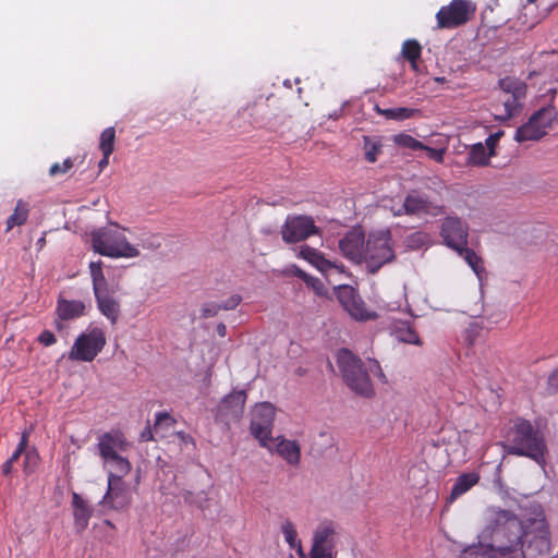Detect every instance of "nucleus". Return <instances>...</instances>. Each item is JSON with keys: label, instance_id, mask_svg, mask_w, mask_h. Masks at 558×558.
I'll return each mask as SVG.
<instances>
[{"label": "nucleus", "instance_id": "nucleus-27", "mask_svg": "<svg viewBox=\"0 0 558 558\" xmlns=\"http://www.w3.org/2000/svg\"><path fill=\"white\" fill-rule=\"evenodd\" d=\"M375 110L378 114L385 117L388 120L403 121L415 117L420 110L414 108H389L381 109L378 105L375 106Z\"/></svg>", "mask_w": 558, "mask_h": 558}, {"label": "nucleus", "instance_id": "nucleus-38", "mask_svg": "<svg viewBox=\"0 0 558 558\" xmlns=\"http://www.w3.org/2000/svg\"><path fill=\"white\" fill-rule=\"evenodd\" d=\"M396 144L399 146L410 148L413 150L421 149L424 147V144L420 142L418 140L414 138L413 136L409 134H399L395 138Z\"/></svg>", "mask_w": 558, "mask_h": 558}, {"label": "nucleus", "instance_id": "nucleus-48", "mask_svg": "<svg viewBox=\"0 0 558 558\" xmlns=\"http://www.w3.org/2000/svg\"><path fill=\"white\" fill-rule=\"evenodd\" d=\"M38 342L45 347H49L57 342V338L52 331L46 329L38 336Z\"/></svg>", "mask_w": 558, "mask_h": 558}, {"label": "nucleus", "instance_id": "nucleus-4", "mask_svg": "<svg viewBox=\"0 0 558 558\" xmlns=\"http://www.w3.org/2000/svg\"><path fill=\"white\" fill-rule=\"evenodd\" d=\"M337 364L344 383L352 391L365 398L374 396L375 390L363 362L350 350L338 351Z\"/></svg>", "mask_w": 558, "mask_h": 558}, {"label": "nucleus", "instance_id": "nucleus-45", "mask_svg": "<svg viewBox=\"0 0 558 558\" xmlns=\"http://www.w3.org/2000/svg\"><path fill=\"white\" fill-rule=\"evenodd\" d=\"M296 275L300 278L304 279L307 283H311L313 288L316 290L317 294H323L324 284L319 279L310 277L303 270L300 269L296 271Z\"/></svg>", "mask_w": 558, "mask_h": 558}, {"label": "nucleus", "instance_id": "nucleus-41", "mask_svg": "<svg viewBox=\"0 0 558 558\" xmlns=\"http://www.w3.org/2000/svg\"><path fill=\"white\" fill-rule=\"evenodd\" d=\"M24 456V472L32 474L38 465L39 456L35 450H25Z\"/></svg>", "mask_w": 558, "mask_h": 558}, {"label": "nucleus", "instance_id": "nucleus-51", "mask_svg": "<svg viewBox=\"0 0 558 558\" xmlns=\"http://www.w3.org/2000/svg\"><path fill=\"white\" fill-rule=\"evenodd\" d=\"M154 427L151 428L150 426H147L142 433H141V441H149V440H154Z\"/></svg>", "mask_w": 558, "mask_h": 558}, {"label": "nucleus", "instance_id": "nucleus-17", "mask_svg": "<svg viewBox=\"0 0 558 558\" xmlns=\"http://www.w3.org/2000/svg\"><path fill=\"white\" fill-rule=\"evenodd\" d=\"M440 235L445 244L456 251L468 244L469 227L459 217H447L441 223Z\"/></svg>", "mask_w": 558, "mask_h": 558}, {"label": "nucleus", "instance_id": "nucleus-42", "mask_svg": "<svg viewBox=\"0 0 558 558\" xmlns=\"http://www.w3.org/2000/svg\"><path fill=\"white\" fill-rule=\"evenodd\" d=\"M73 160L71 158H66L63 160V162L53 163L49 169V174L54 177L58 174H65L73 168Z\"/></svg>", "mask_w": 558, "mask_h": 558}, {"label": "nucleus", "instance_id": "nucleus-11", "mask_svg": "<svg viewBox=\"0 0 558 558\" xmlns=\"http://www.w3.org/2000/svg\"><path fill=\"white\" fill-rule=\"evenodd\" d=\"M475 11V4L470 0H452L436 13L437 28H458L466 24L474 16Z\"/></svg>", "mask_w": 558, "mask_h": 558}, {"label": "nucleus", "instance_id": "nucleus-36", "mask_svg": "<svg viewBox=\"0 0 558 558\" xmlns=\"http://www.w3.org/2000/svg\"><path fill=\"white\" fill-rule=\"evenodd\" d=\"M116 130L113 126L107 128L102 131L99 141V148L102 155H111L114 149Z\"/></svg>", "mask_w": 558, "mask_h": 558}, {"label": "nucleus", "instance_id": "nucleus-12", "mask_svg": "<svg viewBox=\"0 0 558 558\" xmlns=\"http://www.w3.org/2000/svg\"><path fill=\"white\" fill-rule=\"evenodd\" d=\"M275 415L276 409L269 402H260L252 411L251 433L259 441V445L268 450H272L271 433Z\"/></svg>", "mask_w": 558, "mask_h": 558}, {"label": "nucleus", "instance_id": "nucleus-1", "mask_svg": "<svg viewBox=\"0 0 558 558\" xmlns=\"http://www.w3.org/2000/svg\"><path fill=\"white\" fill-rule=\"evenodd\" d=\"M487 512L496 538L504 536L508 539L507 544L500 542L497 547H492V558H525L521 544L522 524L518 517L498 507H492Z\"/></svg>", "mask_w": 558, "mask_h": 558}, {"label": "nucleus", "instance_id": "nucleus-19", "mask_svg": "<svg viewBox=\"0 0 558 558\" xmlns=\"http://www.w3.org/2000/svg\"><path fill=\"white\" fill-rule=\"evenodd\" d=\"M97 448L100 458L102 460H109L116 454L126 451L129 448V442L121 432L111 430L102 434L98 438Z\"/></svg>", "mask_w": 558, "mask_h": 558}, {"label": "nucleus", "instance_id": "nucleus-46", "mask_svg": "<svg viewBox=\"0 0 558 558\" xmlns=\"http://www.w3.org/2000/svg\"><path fill=\"white\" fill-rule=\"evenodd\" d=\"M504 136V131H497L490 134L486 141L485 145L487 146L488 151L495 156V147L498 144L499 140Z\"/></svg>", "mask_w": 558, "mask_h": 558}, {"label": "nucleus", "instance_id": "nucleus-43", "mask_svg": "<svg viewBox=\"0 0 558 558\" xmlns=\"http://www.w3.org/2000/svg\"><path fill=\"white\" fill-rule=\"evenodd\" d=\"M461 558H492V548L471 547L462 553Z\"/></svg>", "mask_w": 558, "mask_h": 558}, {"label": "nucleus", "instance_id": "nucleus-50", "mask_svg": "<svg viewBox=\"0 0 558 558\" xmlns=\"http://www.w3.org/2000/svg\"><path fill=\"white\" fill-rule=\"evenodd\" d=\"M547 391L550 395L558 393V368L555 369L547 379Z\"/></svg>", "mask_w": 558, "mask_h": 558}, {"label": "nucleus", "instance_id": "nucleus-52", "mask_svg": "<svg viewBox=\"0 0 558 558\" xmlns=\"http://www.w3.org/2000/svg\"><path fill=\"white\" fill-rule=\"evenodd\" d=\"M13 469V464H11L8 460L2 464V473L8 476Z\"/></svg>", "mask_w": 558, "mask_h": 558}, {"label": "nucleus", "instance_id": "nucleus-6", "mask_svg": "<svg viewBox=\"0 0 558 558\" xmlns=\"http://www.w3.org/2000/svg\"><path fill=\"white\" fill-rule=\"evenodd\" d=\"M498 85L500 92L493 106L496 119L507 121L521 110V100L526 96V84L517 78L505 77L499 80Z\"/></svg>", "mask_w": 558, "mask_h": 558}, {"label": "nucleus", "instance_id": "nucleus-26", "mask_svg": "<svg viewBox=\"0 0 558 558\" xmlns=\"http://www.w3.org/2000/svg\"><path fill=\"white\" fill-rule=\"evenodd\" d=\"M298 256L307 260L320 271H326L332 266L331 263L324 257L322 252L308 245L301 246Z\"/></svg>", "mask_w": 558, "mask_h": 558}, {"label": "nucleus", "instance_id": "nucleus-21", "mask_svg": "<svg viewBox=\"0 0 558 558\" xmlns=\"http://www.w3.org/2000/svg\"><path fill=\"white\" fill-rule=\"evenodd\" d=\"M271 452H276L288 464L296 466L301 461V447L296 440L286 439L282 436L274 438Z\"/></svg>", "mask_w": 558, "mask_h": 558}, {"label": "nucleus", "instance_id": "nucleus-8", "mask_svg": "<svg viewBox=\"0 0 558 558\" xmlns=\"http://www.w3.org/2000/svg\"><path fill=\"white\" fill-rule=\"evenodd\" d=\"M94 294L100 313L114 325L120 315L119 302L112 296L102 272L101 262L89 264Z\"/></svg>", "mask_w": 558, "mask_h": 558}, {"label": "nucleus", "instance_id": "nucleus-58", "mask_svg": "<svg viewBox=\"0 0 558 558\" xmlns=\"http://www.w3.org/2000/svg\"><path fill=\"white\" fill-rule=\"evenodd\" d=\"M536 0H529V3H534Z\"/></svg>", "mask_w": 558, "mask_h": 558}, {"label": "nucleus", "instance_id": "nucleus-39", "mask_svg": "<svg viewBox=\"0 0 558 558\" xmlns=\"http://www.w3.org/2000/svg\"><path fill=\"white\" fill-rule=\"evenodd\" d=\"M29 434H31V432L26 430V429L22 433L20 441L16 446V449L14 450L12 456L8 459V461L11 464H14L20 459V457L25 452V450L28 446Z\"/></svg>", "mask_w": 558, "mask_h": 558}, {"label": "nucleus", "instance_id": "nucleus-31", "mask_svg": "<svg viewBox=\"0 0 558 558\" xmlns=\"http://www.w3.org/2000/svg\"><path fill=\"white\" fill-rule=\"evenodd\" d=\"M105 464L110 468L108 475L119 476L123 478L131 471L130 461L122 457L121 453L116 454L109 460H104Z\"/></svg>", "mask_w": 558, "mask_h": 558}, {"label": "nucleus", "instance_id": "nucleus-5", "mask_svg": "<svg viewBox=\"0 0 558 558\" xmlns=\"http://www.w3.org/2000/svg\"><path fill=\"white\" fill-rule=\"evenodd\" d=\"M521 544L525 558H549L550 534L545 517L539 513L535 518L521 521Z\"/></svg>", "mask_w": 558, "mask_h": 558}, {"label": "nucleus", "instance_id": "nucleus-2", "mask_svg": "<svg viewBox=\"0 0 558 558\" xmlns=\"http://www.w3.org/2000/svg\"><path fill=\"white\" fill-rule=\"evenodd\" d=\"M506 451L509 454L527 457L536 463H545L547 451L542 434L524 418H517L507 433Z\"/></svg>", "mask_w": 558, "mask_h": 558}, {"label": "nucleus", "instance_id": "nucleus-29", "mask_svg": "<svg viewBox=\"0 0 558 558\" xmlns=\"http://www.w3.org/2000/svg\"><path fill=\"white\" fill-rule=\"evenodd\" d=\"M29 215V204L23 199L16 202L13 214L7 219V230L10 231L15 226H23Z\"/></svg>", "mask_w": 558, "mask_h": 558}, {"label": "nucleus", "instance_id": "nucleus-56", "mask_svg": "<svg viewBox=\"0 0 558 558\" xmlns=\"http://www.w3.org/2000/svg\"><path fill=\"white\" fill-rule=\"evenodd\" d=\"M63 320H61L60 318L58 320H56L54 323V326L58 330H62L64 328V325L62 323Z\"/></svg>", "mask_w": 558, "mask_h": 558}, {"label": "nucleus", "instance_id": "nucleus-28", "mask_svg": "<svg viewBox=\"0 0 558 558\" xmlns=\"http://www.w3.org/2000/svg\"><path fill=\"white\" fill-rule=\"evenodd\" d=\"M403 58L408 60L411 64V69L413 71H418L417 61L422 54V46L415 39H408L402 45L401 51Z\"/></svg>", "mask_w": 558, "mask_h": 558}, {"label": "nucleus", "instance_id": "nucleus-44", "mask_svg": "<svg viewBox=\"0 0 558 558\" xmlns=\"http://www.w3.org/2000/svg\"><path fill=\"white\" fill-rule=\"evenodd\" d=\"M219 311H221L220 304L216 302L205 303L202 307V317L210 318L215 317Z\"/></svg>", "mask_w": 558, "mask_h": 558}, {"label": "nucleus", "instance_id": "nucleus-16", "mask_svg": "<svg viewBox=\"0 0 558 558\" xmlns=\"http://www.w3.org/2000/svg\"><path fill=\"white\" fill-rule=\"evenodd\" d=\"M132 496L126 483L119 476L108 475V487L100 504L110 510H123L130 506Z\"/></svg>", "mask_w": 558, "mask_h": 558}, {"label": "nucleus", "instance_id": "nucleus-30", "mask_svg": "<svg viewBox=\"0 0 558 558\" xmlns=\"http://www.w3.org/2000/svg\"><path fill=\"white\" fill-rule=\"evenodd\" d=\"M456 252L468 263L476 276L481 278L482 274L485 272L482 257L474 250L466 247V245H463L462 248H457Z\"/></svg>", "mask_w": 558, "mask_h": 558}, {"label": "nucleus", "instance_id": "nucleus-18", "mask_svg": "<svg viewBox=\"0 0 558 558\" xmlns=\"http://www.w3.org/2000/svg\"><path fill=\"white\" fill-rule=\"evenodd\" d=\"M365 235L360 229H352L339 241L341 254L354 264H362L365 253Z\"/></svg>", "mask_w": 558, "mask_h": 558}, {"label": "nucleus", "instance_id": "nucleus-49", "mask_svg": "<svg viewBox=\"0 0 558 558\" xmlns=\"http://www.w3.org/2000/svg\"><path fill=\"white\" fill-rule=\"evenodd\" d=\"M242 301V296L240 294L231 295L227 301L220 304L221 310L230 311L234 310Z\"/></svg>", "mask_w": 558, "mask_h": 558}, {"label": "nucleus", "instance_id": "nucleus-35", "mask_svg": "<svg viewBox=\"0 0 558 558\" xmlns=\"http://www.w3.org/2000/svg\"><path fill=\"white\" fill-rule=\"evenodd\" d=\"M281 532L283 534L284 541L289 544L290 548L299 547V554L301 556H304L302 551L301 541L298 539V532L294 527V524L291 521L287 520L281 526Z\"/></svg>", "mask_w": 558, "mask_h": 558}, {"label": "nucleus", "instance_id": "nucleus-34", "mask_svg": "<svg viewBox=\"0 0 558 558\" xmlns=\"http://www.w3.org/2000/svg\"><path fill=\"white\" fill-rule=\"evenodd\" d=\"M395 335L401 342L422 345L417 332L408 323H400L395 329Z\"/></svg>", "mask_w": 558, "mask_h": 558}, {"label": "nucleus", "instance_id": "nucleus-23", "mask_svg": "<svg viewBox=\"0 0 558 558\" xmlns=\"http://www.w3.org/2000/svg\"><path fill=\"white\" fill-rule=\"evenodd\" d=\"M72 507L75 526L78 531H84L88 526L89 519L93 515V509L81 497L80 494H72Z\"/></svg>", "mask_w": 558, "mask_h": 558}, {"label": "nucleus", "instance_id": "nucleus-10", "mask_svg": "<svg viewBox=\"0 0 558 558\" xmlns=\"http://www.w3.org/2000/svg\"><path fill=\"white\" fill-rule=\"evenodd\" d=\"M106 343L104 330L98 327L92 328L77 336L69 352V359L77 362H93Z\"/></svg>", "mask_w": 558, "mask_h": 558}, {"label": "nucleus", "instance_id": "nucleus-24", "mask_svg": "<svg viewBox=\"0 0 558 558\" xmlns=\"http://www.w3.org/2000/svg\"><path fill=\"white\" fill-rule=\"evenodd\" d=\"M246 402V393L244 390L233 391L223 398L221 410L227 411L233 420L241 417Z\"/></svg>", "mask_w": 558, "mask_h": 558}, {"label": "nucleus", "instance_id": "nucleus-57", "mask_svg": "<svg viewBox=\"0 0 558 558\" xmlns=\"http://www.w3.org/2000/svg\"><path fill=\"white\" fill-rule=\"evenodd\" d=\"M376 366H377V368L379 369V378H380L383 381H386V376H385V374L381 372L380 366L378 365V363H377V362H376Z\"/></svg>", "mask_w": 558, "mask_h": 558}, {"label": "nucleus", "instance_id": "nucleus-53", "mask_svg": "<svg viewBox=\"0 0 558 558\" xmlns=\"http://www.w3.org/2000/svg\"><path fill=\"white\" fill-rule=\"evenodd\" d=\"M109 157L110 155H102V158L98 163L100 171L104 170L109 165Z\"/></svg>", "mask_w": 558, "mask_h": 558}, {"label": "nucleus", "instance_id": "nucleus-3", "mask_svg": "<svg viewBox=\"0 0 558 558\" xmlns=\"http://www.w3.org/2000/svg\"><path fill=\"white\" fill-rule=\"evenodd\" d=\"M92 245L96 253L112 258H131L140 255L117 223L99 228L92 232Z\"/></svg>", "mask_w": 558, "mask_h": 558}, {"label": "nucleus", "instance_id": "nucleus-22", "mask_svg": "<svg viewBox=\"0 0 558 558\" xmlns=\"http://www.w3.org/2000/svg\"><path fill=\"white\" fill-rule=\"evenodd\" d=\"M85 304L77 300H65L60 298L57 301L56 313L61 320H72L85 314Z\"/></svg>", "mask_w": 558, "mask_h": 558}, {"label": "nucleus", "instance_id": "nucleus-15", "mask_svg": "<svg viewBox=\"0 0 558 558\" xmlns=\"http://www.w3.org/2000/svg\"><path fill=\"white\" fill-rule=\"evenodd\" d=\"M336 531L330 522L320 523L314 532L310 558H336Z\"/></svg>", "mask_w": 558, "mask_h": 558}, {"label": "nucleus", "instance_id": "nucleus-54", "mask_svg": "<svg viewBox=\"0 0 558 558\" xmlns=\"http://www.w3.org/2000/svg\"><path fill=\"white\" fill-rule=\"evenodd\" d=\"M217 332L220 337H225L226 336V332H227V328H226V325L220 323L218 326H217Z\"/></svg>", "mask_w": 558, "mask_h": 558}, {"label": "nucleus", "instance_id": "nucleus-40", "mask_svg": "<svg viewBox=\"0 0 558 558\" xmlns=\"http://www.w3.org/2000/svg\"><path fill=\"white\" fill-rule=\"evenodd\" d=\"M29 434H31V432L26 430V429L22 433L20 441L16 446V449L14 450L12 456L8 459V461L11 464H14L20 459V457L25 452V450L28 446Z\"/></svg>", "mask_w": 558, "mask_h": 558}, {"label": "nucleus", "instance_id": "nucleus-25", "mask_svg": "<svg viewBox=\"0 0 558 558\" xmlns=\"http://www.w3.org/2000/svg\"><path fill=\"white\" fill-rule=\"evenodd\" d=\"M480 482L478 473H463L456 480L450 493V501L456 500L466 492H469L473 486H475Z\"/></svg>", "mask_w": 558, "mask_h": 558}, {"label": "nucleus", "instance_id": "nucleus-14", "mask_svg": "<svg viewBox=\"0 0 558 558\" xmlns=\"http://www.w3.org/2000/svg\"><path fill=\"white\" fill-rule=\"evenodd\" d=\"M337 298L343 308L355 320L366 322L373 320L377 317L374 311L366 308L362 298L355 289L350 286H341L337 289Z\"/></svg>", "mask_w": 558, "mask_h": 558}, {"label": "nucleus", "instance_id": "nucleus-47", "mask_svg": "<svg viewBox=\"0 0 558 558\" xmlns=\"http://www.w3.org/2000/svg\"><path fill=\"white\" fill-rule=\"evenodd\" d=\"M427 153L429 159L435 160L436 162L441 163L444 161L445 149L444 148H433L424 145L422 148Z\"/></svg>", "mask_w": 558, "mask_h": 558}, {"label": "nucleus", "instance_id": "nucleus-9", "mask_svg": "<svg viewBox=\"0 0 558 558\" xmlns=\"http://www.w3.org/2000/svg\"><path fill=\"white\" fill-rule=\"evenodd\" d=\"M556 117L557 111L551 106L538 109L524 124L517 129L514 140L519 143L539 141L547 134Z\"/></svg>", "mask_w": 558, "mask_h": 558}, {"label": "nucleus", "instance_id": "nucleus-7", "mask_svg": "<svg viewBox=\"0 0 558 558\" xmlns=\"http://www.w3.org/2000/svg\"><path fill=\"white\" fill-rule=\"evenodd\" d=\"M395 258L390 230L371 232L366 239L363 258L368 272L376 274L384 265L392 263Z\"/></svg>", "mask_w": 558, "mask_h": 558}, {"label": "nucleus", "instance_id": "nucleus-33", "mask_svg": "<svg viewBox=\"0 0 558 558\" xmlns=\"http://www.w3.org/2000/svg\"><path fill=\"white\" fill-rule=\"evenodd\" d=\"M489 151L486 150L484 144L476 143L471 146L468 157V165L472 166H487L489 158L493 157Z\"/></svg>", "mask_w": 558, "mask_h": 558}, {"label": "nucleus", "instance_id": "nucleus-55", "mask_svg": "<svg viewBox=\"0 0 558 558\" xmlns=\"http://www.w3.org/2000/svg\"><path fill=\"white\" fill-rule=\"evenodd\" d=\"M178 437L183 441V442H187L190 440H192V438L190 437V435L183 433V432H179L178 434Z\"/></svg>", "mask_w": 558, "mask_h": 558}, {"label": "nucleus", "instance_id": "nucleus-20", "mask_svg": "<svg viewBox=\"0 0 558 558\" xmlns=\"http://www.w3.org/2000/svg\"><path fill=\"white\" fill-rule=\"evenodd\" d=\"M402 209L407 215L437 214L440 209L425 194L412 190L404 198Z\"/></svg>", "mask_w": 558, "mask_h": 558}, {"label": "nucleus", "instance_id": "nucleus-13", "mask_svg": "<svg viewBox=\"0 0 558 558\" xmlns=\"http://www.w3.org/2000/svg\"><path fill=\"white\" fill-rule=\"evenodd\" d=\"M318 233L319 228L311 216H288L281 227L282 240L288 244L305 241Z\"/></svg>", "mask_w": 558, "mask_h": 558}, {"label": "nucleus", "instance_id": "nucleus-37", "mask_svg": "<svg viewBox=\"0 0 558 558\" xmlns=\"http://www.w3.org/2000/svg\"><path fill=\"white\" fill-rule=\"evenodd\" d=\"M381 146L369 138L368 136H364V150L365 158L368 162H375L377 160V155L380 151Z\"/></svg>", "mask_w": 558, "mask_h": 558}, {"label": "nucleus", "instance_id": "nucleus-32", "mask_svg": "<svg viewBox=\"0 0 558 558\" xmlns=\"http://www.w3.org/2000/svg\"><path fill=\"white\" fill-rule=\"evenodd\" d=\"M177 421L167 412H159L156 414V422L154 424V433L159 438L168 436L169 432L174 427Z\"/></svg>", "mask_w": 558, "mask_h": 558}]
</instances>
